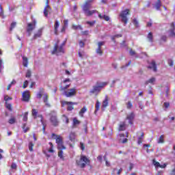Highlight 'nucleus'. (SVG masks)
Returning a JSON list of instances; mask_svg holds the SVG:
<instances>
[{
  "label": "nucleus",
  "mask_w": 175,
  "mask_h": 175,
  "mask_svg": "<svg viewBox=\"0 0 175 175\" xmlns=\"http://www.w3.org/2000/svg\"><path fill=\"white\" fill-rule=\"evenodd\" d=\"M92 2L94 0H86L83 5L81 6V9L86 17H91L94 13H97L98 14V17L100 20H105V21H109L110 17L107 15H102V14L99 13L98 10H90L91 6H92Z\"/></svg>",
  "instance_id": "obj_1"
},
{
  "label": "nucleus",
  "mask_w": 175,
  "mask_h": 175,
  "mask_svg": "<svg viewBox=\"0 0 175 175\" xmlns=\"http://www.w3.org/2000/svg\"><path fill=\"white\" fill-rule=\"evenodd\" d=\"M52 137L53 139H55L56 144H57V148L58 150H60V151L58 152V157L60 159H63L64 161V151H62V150H66V147L64 146L62 137H61V135H57L55 133H52Z\"/></svg>",
  "instance_id": "obj_2"
},
{
  "label": "nucleus",
  "mask_w": 175,
  "mask_h": 175,
  "mask_svg": "<svg viewBox=\"0 0 175 175\" xmlns=\"http://www.w3.org/2000/svg\"><path fill=\"white\" fill-rule=\"evenodd\" d=\"M59 44V40H57V42L54 45L53 50L52 51V54L55 55H61V54L65 53V50L64 49V46L66 44V41H64L59 46L58 44Z\"/></svg>",
  "instance_id": "obj_3"
},
{
  "label": "nucleus",
  "mask_w": 175,
  "mask_h": 175,
  "mask_svg": "<svg viewBox=\"0 0 175 175\" xmlns=\"http://www.w3.org/2000/svg\"><path fill=\"white\" fill-rule=\"evenodd\" d=\"M107 84V82H96V85L93 86L92 90H90V94H99Z\"/></svg>",
  "instance_id": "obj_4"
},
{
  "label": "nucleus",
  "mask_w": 175,
  "mask_h": 175,
  "mask_svg": "<svg viewBox=\"0 0 175 175\" xmlns=\"http://www.w3.org/2000/svg\"><path fill=\"white\" fill-rule=\"evenodd\" d=\"M90 162L91 161L86 156L82 155L81 156L80 160L77 161L76 163L77 166H79L81 169H84L86 165H90Z\"/></svg>",
  "instance_id": "obj_5"
},
{
  "label": "nucleus",
  "mask_w": 175,
  "mask_h": 175,
  "mask_svg": "<svg viewBox=\"0 0 175 175\" xmlns=\"http://www.w3.org/2000/svg\"><path fill=\"white\" fill-rule=\"evenodd\" d=\"M129 14H131V10H129V9H126L122 11L120 14V17H121L122 18V23H124V25H126V24H128L127 16H129Z\"/></svg>",
  "instance_id": "obj_6"
},
{
  "label": "nucleus",
  "mask_w": 175,
  "mask_h": 175,
  "mask_svg": "<svg viewBox=\"0 0 175 175\" xmlns=\"http://www.w3.org/2000/svg\"><path fill=\"white\" fill-rule=\"evenodd\" d=\"M67 105V111H72L75 109V105H77V103H73L70 101H62V107Z\"/></svg>",
  "instance_id": "obj_7"
},
{
  "label": "nucleus",
  "mask_w": 175,
  "mask_h": 175,
  "mask_svg": "<svg viewBox=\"0 0 175 175\" xmlns=\"http://www.w3.org/2000/svg\"><path fill=\"white\" fill-rule=\"evenodd\" d=\"M64 94L65 95V96H66V98L75 96V95H76V88H72L68 90H65L64 92Z\"/></svg>",
  "instance_id": "obj_8"
},
{
  "label": "nucleus",
  "mask_w": 175,
  "mask_h": 175,
  "mask_svg": "<svg viewBox=\"0 0 175 175\" xmlns=\"http://www.w3.org/2000/svg\"><path fill=\"white\" fill-rule=\"evenodd\" d=\"M50 121L53 126H58L59 124V120H58V118L55 115H52L51 116Z\"/></svg>",
  "instance_id": "obj_9"
},
{
  "label": "nucleus",
  "mask_w": 175,
  "mask_h": 175,
  "mask_svg": "<svg viewBox=\"0 0 175 175\" xmlns=\"http://www.w3.org/2000/svg\"><path fill=\"white\" fill-rule=\"evenodd\" d=\"M35 27H36V21H33V23H28L27 32H28L29 36H31V32L35 29Z\"/></svg>",
  "instance_id": "obj_10"
},
{
  "label": "nucleus",
  "mask_w": 175,
  "mask_h": 175,
  "mask_svg": "<svg viewBox=\"0 0 175 175\" xmlns=\"http://www.w3.org/2000/svg\"><path fill=\"white\" fill-rule=\"evenodd\" d=\"M29 98H30L29 92L25 91L22 95V100L23 102H29Z\"/></svg>",
  "instance_id": "obj_11"
},
{
  "label": "nucleus",
  "mask_w": 175,
  "mask_h": 175,
  "mask_svg": "<svg viewBox=\"0 0 175 175\" xmlns=\"http://www.w3.org/2000/svg\"><path fill=\"white\" fill-rule=\"evenodd\" d=\"M175 25H174V22H172L170 24V28L169 30L170 32V36H171L172 38H175Z\"/></svg>",
  "instance_id": "obj_12"
},
{
  "label": "nucleus",
  "mask_w": 175,
  "mask_h": 175,
  "mask_svg": "<svg viewBox=\"0 0 175 175\" xmlns=\"http://www.w3.org/2000/svg\"><path fill=\"white\" fill-rule=\"evenodd\" d=\"M109 100H110V99L109 98V96H105V99L103 100V103H102L103 109H106V107L109 106Z\"/></svg>",
  "instance_id": "obj_13"
},
{
  "label": "nucleus",
  "mask_w": 175,
  "mask_h": 175,
  "mask_svg": "<svg viewBox=\"0 0 175 175\" xmlns=\"http://www.w3.org/2000/svg\"><path fill=\"white\" fill-rule=\"evenodd\" d=\"M38 118H40V122L42 125V131L43 133L46 134V126H47V124L44 123L43 121V116L42 115H38Z\"/></svg>",
  "instance_id": "obj_14"
},
{
  "label": "nucleus",
  "mask_w": 175,
  "mask_h": 175,
  "mask_svg": "<svg viewBox=\"0 0 175 175\" xmlns=\"http://www.w3.org/2000/svg\"><path fill=\"white\" fill-rule=\"evenodd\" d=\"M43 102L45 104V106H46V107H51V105H50V103H49V95H47V94H44Z\"/></svg>",
  "instance_id": "obj_15"
},
{
  "label": "nucleus",
  "mask_w": 175,
  "mask_h": 175,
  "mask_svg": "<svg viewBox=\"0 0 175 175\" xmlns=\"http://www.w3.org/2000/svg\"><path fill=\"white\" fill-rule=\"evenodd\" d=\"M148 69H152L154 72H157V63H155V61L152 60L151 63L150 64V66H148Z\"/></svg>",
  "instance_id": "obj_16"
},
{
  "label": "nucleus",
  "mask_w": 175,
  "mask_h": 175,
  "mask_svg": "<svg viewBox=\"0 0 175 175\" xmlns=\"http://www.w3.org/2000/svg\"><path fill=\"white\" fill-rule=\"evenodd\" d=\"M126 129V124L125 122H121L119 124L118 131L120 132L124 131Z\"/></svg>",
  "instance_id": "obj_17"
},
{
  "label": "nucleus",
  "mask_w": 175,
  "mask_h": 175,
  "mask_svg": "<svg viewBox=\"0 0 175 175\" xmlns=\"http://www.w3.org/2000/svg\"><path fill=\"white\" fill-rule=\"evenodd\" d=\"M133 118H135V113H131L129 116H127L126 119L129 120V122L131 125L133 124Z\"/></svg>",
  "instance_id": "obj_18"
},
{
  "label": "nucleus",
  "mask_w": 175,
  "mask_h": 175,
  "mask_svg": "<svg viewBox=\"0 0 175 175\" xmlns=\"http://www.w3.org/2000/svg\"><path fill=\"white\" fill-rule=\"evenodd\" d=\"M58 28H59V22L58 21H55V24H54L55 35H58Z\"/></svg>",
  "instance_id": "obj_19"
},
{
  "label": "nucleus",
  "mask_w": 175,
  "mask_h": 175,
  "mask_svg": "<svg viewBox=\"0 0 175 175\" xmlns=\"http://www.w3.org/2000/svg\"><path fill=\"white\" fill-rule=\"evenodd\" d=\"M43 33V29H39L33 36V39H38V38H40L42 36V33Z\"/></svg>",
  "instance_id": "obj_20"
},
{
  "label": "nucleus",
  "mask_w": 175,
  "mask_h": 175,
  "mask_svg": "<svg viewBox=\"0 0 175 175\" xmlns=\"http://www.w3.org/2000/svg\"><path fill=\"white\" fill-rule=\"evenodd\" d=\"M77 125H80V120H77V118L72 119V128H76Z\"/></svg>",
  "instance_id": "obj_21"
},
{
  "label": "nucleus",
  "mask_w": 175,
  "mask_h": 175,
  "mask_svg": "<svg viewBox=\"0 0 175 175\" xmlns=\"http://www.w3.org/2000/svg\"><path fill=\"white\" fill-rule=\"evenodd\" d=\"M148 41L150 42V43H152L154 42V36L152 35V32H149L147 36Z\"/></svg>",
  "instance_id": "obj_22"
},
{
  "label": "nucleus",
  "mask_w": 175,
  "mask_h": 175,
  "mask_svg": "<svg viewBox=\"0 0 175 175\" xmlns=\"http://www.w3.org/2000/svg\"><path fill=\"white\" fill-rule=\"evenodd\" d=\"M76 139V133L75 132H71L69 135V139L70 142H75Z\"/></svg>",
  "instance_id": "obj_23"
},
{
  "label": "nucleus",
  "mask_w": 175,
  "mask_h": 175,
  "mask_svg": "<svg viewBox=\"0 0 175 175\" xmlns=\"http://www.w3.org/2000/svg\"><path fill=\"white\" fill-rule=\"evenodd\" d=\"M23 65L25 68H27L28 66V57L23 56Z\"/></svg>",
  "instance_id": "obj_24"
},
{
  "label": "nucleus",
  "mask_w": 175,
  "mask_h": 175,
  "mask_svg": "<svg viewBox=\"0 0 175 175\" xmlns=\"http://www.w3.org/2000/svg\"><path fill=\"white\" fill-rule=\"evenodd\" d=\"M144 138V133H141V136L138 137L137 144H142L143 143V139Z\"/></svg>",
  "instance_id": "obj_25"
},
{
  "label": "nucleus",
  "mask_w": 175,
  "mask_h": 175,
  "mask_svg": "<svg viewBox=\"0 0 175 175\" xmlns=\"http://www.w3.org/2000/svg\"><path fill=\"white\" fill-rule=\"evenodd\" d=\"M161 6H162V3L161 0H157V3H155V8L157 10H161Z\"/></svg>",
  "instance_id": "obj_26"
},
{
  "label": "nucleus",
  "mask_w": 175,
  "mask_h": 175,
  "mask_svg": "<svg viewBox=\"0 0 175 175\" xmlns=\"http://www.w3.org/2000/svg\"><path fill=\"white\" fill-rule=\"evenodd\" d=\"M85 111H87V107H83L79 113L80 117H84V113H85Z\"/></svg>",
  "instance_id": "obj_27"
},
{
  "label": "nucleus",
  "mask_w": 175,
  "mask_h": 175,
  "mask_svg": "<svg viewBox=\"0 0 175 175\" xmlns=\"http://www.w3.org/2000/svg\"><path fill=\"white\" fill-rule=\"evenodd\" d=\"M31 116H33L35 119L38 118V117H39V115L38 116V110L33 109L31 111Z\"/></svg>",
  "instance_id": "obj_28"
},
{
  "label": "nucleus",
  "mask_w": 175,
  "mask_h": 175,
  "mask_svg": "<svg viewBox=\"0 0 175 175\" xmlns=\"http://www.w3.org/2000/svg\"><path fill=\"white\" fill-rule=\"evenodd\" d=\"M154 81H155V78L152 77L149 80L145 81V85H148V84H153Z\"/></svg>",
  "instance_id": "obj_29"
},
{
  "label": "nucleus",
  "mask_w": 175,
  "mask_h": 175,
  "mask_svg": "<svg viewBox=\"0 0 175 175\" xmlns=\"http://www.w3.org/2000/svg\"><path fill=\"white\" fill-rule=\"evenodd\" d=\"M22 129L24 131V133H27V132H28V131H29V126L27 127V124H25V123L23 124Z\"/></svg>",
  "instance_id": "obj_30"
},
{
  "label": "nucleus",
  "mask_w": 175,
  "mask_h": 175,
  "mask_svg": "<svg viewBox=\"0 0 175 175\" xmlns=\"http://www.w3.org/2000/svg\"><path fill=\"white\" fill-rule=\"evenodd\" d=\"M164 139L165 136L163 135H161L160 137L159 138L157 143H159V144L165 143Z\"/></svg>",
  "instance_id": "obj_31"
},
{
  "label": "nucleus",
  "mask_w": 175,
  "mask_h": 175,
  "mask_svg": "<svg viewBox=\"0 0 175 175\" xmlns=\"http://www.w3.org/2000/svg\"><path fill=\"white\" fill-rule=\"evenodd\" d=\"M63 122H65V124H69V118L66 116V115H62Z\"/></svg>",
  "instance_id": "obj_32"
},
{
  "label": "nucleus",
  "mask_w": 175,
  "mask_h": 175,
  "mask_svg": "<svg viewBox=\"0 0 175 175\" xmlns=\"http://www.w3.org/2000/svg\"><path fill=\"white\" fill-rule=\"evenodd\" d=\"M5 107L10 111H13V107L11 105V104L8 103V102H5Z\"/></svg>",
  "instance_id": "obj_33"
},
{
  "label": "nucleus",
  "mask_w": 175,
  "mask_h": 175,
  "mask_svg": "<svg viewBox=\"0 0 175 175\" xmlns=\"http://www.w3.org/2000/svg\"><path fill=\"white\" fill-rule=\"evenodd\" d=\"M69 87H70V84L66 85L64 86V87L61 86V87L59 88V91H61V92H65V91H66V90H68V88H69Z\"/></svg>",
  "instance_id": "obj_34"
},
{
  "label": "nucleus",
  "mask_w": 175,
  "mask_h": 175,
  "mask_svg": "<svg viewBox=\"0 0 175 175\" xmlns=\"http://www.w3.org/2000/svg\"><path fill=\"white\" fill-rule=\"evenodd\" d=\"M100 109V103L99 100H97L96 103V110L94 113H96V111H98V110Z\"/></svg>",
  "instance_id": "obj_35"
},
{
  "label": "nucleus",
  "mask_w": 175,
  "mask_h": 175,
  "mask_svg": "<svg viewBox=\"0 0 175 175\" xmlns=\"http://www.w3.org/2000/svg\"><path fill=\"white\" fill-rule=\"evenodd\" d=\"M50 9H49V8L45 7L44 9V14L45 16V17H47L49 16V12H50Z\"/></svg>",
  "instance_id": "obj_36"
},
{
  "label": "nucleus",
  "mask_w": 175,
  "mask_h": 175,
  "mask_svg": "<svg viewBox=\"0 0 175 175\" xmlns=\"http://www.w3.org/2000/svg\"><path fill=\"white\" fill-rule=\"evenodd\" d=\"M152 164L155 167H159L161 165V163H159V162L157 161L155 159L152 160Z\"/></svg>",
  "instance_id": "obj_37"
},
{
  "label": "nucleus",
  "mask_w": 175,
  "mask_h": 175,
  "mask_svg": "<svg viewBox=\"0 0 175 175\" xmlns=\"http://www.w3.org/2000/svg\"><path fill=\"white\" fill-rule=\"evenodd\" d=\"M23 120L25 122H27L28 121V112H25L23 114Z\"/></svg>",
  "instance_id": "obj_38"
},
{
  "label": "nucleus",
  "mask_w": 175,
  "mask_h": 175,
  "mask_svg": "<svg viewBox=\"0 0 175 175\" xmlns=\"http://www.w3.org/2000/svg\"><path fill=\"white\" fill-rule=\"evenodd\" d=\"M43 91H44V89H43V88H40V93L37 94L38 99H41V98H42V92H43Z\"/></svg>",
  "instance_id": "obj_39"
},
{
  "label": "nucleus",
  "mask_w": 175,
  "mask_h": 175,
  "mask_svg": "<svg viewBox=\"0 0 175 175\" xmlns=\"http://www.w3.org/2000/svg\"><path fill=\"white\" fill-rule=\"evenodd\" d=\"M33 146H34V144L32 142H30L29 143V151H31V152L33 151Z\"/></svg>",
  "instance_id": "obj_40"
},
{
  "label": "nucleus",
  "mask_w": 175,
  "mask_h": 175,
  "mask_svg": "<svg viewBox=\"0 0 175 175\" xmlns=\"http://www.w3.org/2000/svg\"><path fill=\"white\" fill-rule=\"evenodd\" d=\"M96 53L99 54V55H102L103 54V51H102V47L98 46L96 49Z\"/></svg>",
  "instance_id": "obj_41"
},
{
  "label": "nucleus",
  "mask_w": 175,
  "mask_h": 175,
  "mask_svg": "<svg viewBox=\"0 0 175 175\" xmlns=\"http://www.w3.org/2000/svg\"><path fill=\"white\" fill-rule=\"evenodd\" d=\"M9 124H13L16 123V118L13 117L11 118L9 120H8Z\"/></svg>",
  "instance_id": "obj_42"
},
{
  "label": "nucleus",
  "mask_w": 175,
  "mask_h": 175,
  "mask_svg": "<svg viewBox=\"0 0 175 175\" xmlns=\"http://www.w3.org/2000/svg\"><path fill=\"white\" fill-rule=\"evenodd\" d=\"M16 22H13L11 23V26L10 27V31H13L14 28H16Z\"/></svg>",
  "instance_id": "obj_43"
},
{
  "label": "nucleus",
  "mask_w": 175,
  "mask_h": 175,
  "mask_svg": "<svg viewBox=\"0 0 175 175\" xmlns=\"http://www.w3.org/2000/svg\"><path fill=\"white\" fill-rule=\"evenodd\" d=\"M133 23L134 24L135 27H136V28H138L139 21H137V19L134 18L133 21Z\"/></svg>",
  "instance_id": "obj_44"
},
{
  "label": "nucleus",
  "mask_w": 175,
  "mask_h": 175,
  "mask_svg": "<svg viewBox=\"0 0 175 175\" xmlns=\"http://www.w3.org/2000/svg\"><path fill=\"white\" fill-rule=\"evenodd\" d=\"M31 75H32V72H31V70H27L25 77L29 78L31 77Z\"/></svg>",
  "instance_id": "obj_45"
},
{
  "label": "nucleus",
  "mask_w": 175,
  "mask_h": 175,
  "mask_svg": "<svg viewBox=\"0 0 175 175\" xmlns=\"http://www.w3.org/2000/svg\"><path fill=\"white\" fill-rule=\"evenodd\" d=\"M119 143H122V144H125V143H128V139L124 138V139H120Z\"/></svg>",
  "instance_id": "obj_46"
},
{
  "label": "nucleus",
  "mask_w": 175,
  "mask_h": 175,
  "mask_svg": "<svg viewBox=\"0 0 175 175\" xmlns=\"http://www.w3.org/2000/svg\"><path fill=\"white\" fill-rule=\"evenodd\" d=\"M129 54L131 57H133V55H136V51H133L132 49L129 50Z\"/></svg>",
  "instance_id": "obj_47"
},
{
  "label": "nucleus",
  "mask_w": 175,
  "mask_h": 175,
  "mask_svg": "<svg viewBox=\"0 0 175 175\" xmlns=\"http://www.w3.org/2000/svg\"><path fill=\"white\" fill-rule=\"evenodd\" d=\"M126 107L127 109H130L131 107H133V105H132V103L131 101H129L126 103Z\"/></svg>",
  "instance_id": "obj_48"
},
{
  "label": "nucleus",
  "mask_w": 175,
  "mask_h": 175,
  "mask_svg": "<svg viewBox=\"0 0 175 175\" xmlns=\"http://www.w3.org/2000/svg\"><path fill=\"white\" fill-rule=\"evenodd\" d=\"M96 23V21H87L86 24H88V25H90V27H93V25Z\"/></svg>",
  "instance_id": "obj_49"
},
{
  "label": "nucleus",
  "mask_w": 175,
  "mask_h": 175,
  "mask_svg": "<svg viewBox=\"0 0 175 175\" xmlns=\"http://www.w3.org/2000/svg\"><path fill=\"white\" fill-rule=\"evenodd\" d=\"M80 148L82 150V151L85 150V146L84 145V143L80 142Z\"/></svg>",
  "instance_id": "obj_50"
},
{
  "label": "nucleus",
  "mask_w": 175,
  "mask_h": 175,
  "mask_svg": "<svg viewBox=\"0 0 175 175\" xmlns=\"http://www.w3.org/2000/svg\"><path fill=\"white\" fill-rule=\"evenodd\" d=\"M11 169L16 170L17 169V164H16V163H12L11 165Z\"/></svg>",
  "instance_id": "obj_51"
},
{
  "label": "nucleus",
  "mask_w": 175,
  "mask_h": 175,
  "mask_svg": "<svg viewBox=\"0 0 175 175\" xmlns=\"http://www.w3.org/2000/svg\"><path fill=\"white\" fill-rule=\"evenodd\" d=\"M104 160L105 161V165L108 167H110V163L107 161V159H106V156H104Z\"/></svg>",
  "instance_id": "obj_52"
},
{
  "label": "nucleus",
  "mask_w": 175,
  "mask_h": 175,
  "mask_svg": "<svg viewBox=\"0 0 175 175\" xmlns=\"http://www.w3.org/2000/svg\"><path fill=\"white\" fill-rule=\"evenodd\" d=\"M102 46H105V41H101L98 43V47H102Z\"/></svg>",
  "instance_id": "obj_53"
},
{
  "label": "nucleus",
  "mask_w": 175,
  "mask_h": 175,
  "mask_svg": "<svg viewBox=\"0 0 175 175\" xmlns=\"http://www.w3.org/2000/svg\"><path fill=\"white\" fill-rule=\"evenodd\" d=\"M4 100H5V102H8V100H12V97L5 96H4Z\"/></svg>",
  "instance_id": "obj_54"
},
{
  "label": "nucleus",
  "mask_w": 175,
  "mask_h": 175,
  "mask_svg": "<svg viewBox=\"0 0 175 175\" xmlns=\"http://www.w3.org/2000/svg\"><path fill=\"white\" fill-rule=\"evenodd\" d=\"M131 64H132V61L130 60L128 64H126L125 66H122V69H124V68H127V66H129Z\"/></svg>",
  "instance_id": "obj_55"
},
{
  "label": "nucleus",
  "mask_w": 175,
  "mask_h": 175,
  "mask_svg": "<svg viewBox=\"0 0 175 175\" xmlns=\"http://www.w3.org/2000/svg\"><path fill=\"white\" fill-rule=\"evenodd\" d=\"M168 64L170 65V66H173V65H174V63L172 59H169Z\"/></svg>",
  "instance_id": "obj_56"
},
{
  "label": "nucleus",
  "mask_w": 175,
  "mask_h": 175,
  "mask_svg": "<svg viewBox=\"0 0 175 175\" xmlns=\"http://www.w3.org/2000/svg\"><path fill=\"white\" fill-rule=\"evenodd\" d=\"M45 8H48L49 9V10H51V7H50V5H49V0H46V6Z\"/></svg>",
  "instance_id": "obj_57"
},
{
  "label": "nucleus",
  "mask_w": 175,
  "mask_h": 175,
  "mask_svg": "<svg viewBox=\"0 0 175 175\" xmlns=\"http://www.w3.org/2000/svg\"><path fill=\"white\" fill-rule=\"evenodd\" d=\"M166 166H167V165L166 163H164L163 165L160 164L159 167H160L161 169H165V167H166Z\"/></svg>",
  "instance_id": "obj_58"
},
{
  "label": "nucleus",
  "mask_w": 175,
  "mask_h": 175,
  "mask_svg": "<svg viewBox=\"0 0 175 175\" xmlns=\"http://www.w3.org/2000/svg\"><path fill=\"white\" fill-rule=\"evenodd\" d=\"M28 87V81H25L23 83V88H27Z\"/></svg>",
  "instance_id": "obj_59"
},
{
  "label": "nucleus",
  "mask_w": 175,
  "mask_h": 175,
  "mask_svg": "<svg viewBox=\"0 0 175 175\" xmlns=\"http://www.w3.org/2000/svg\"><path fill=\"white\" fill-rule=\"evenodd\" d=\"M79 46L80 47H84L85 46L84 42H83L82 40L79 41Z\"/></svg>",
  "instance_id": "obj_60"
},
{
  "label": "nucleus",
  "mask_w": 175,
  "mask_h": 175,
  "mask_svg": "<svg viewBox=\"0 0 175 175\" xmlns=\"http://www.w3.org/2000/svg\"><path fill=\"white\" fill-rule=\"evenodd\" d=\"M164 106H165V109H167L170 106V103H164Z\"/></svg>",
  "instance_id": "obj_61"
},
{
  "label": "nucleus",
  "mask_w": 175,
  "mask_h": 175,
  "mask_svg": "<svg viewBox=\"0 0 175 175\" xmlns=\"http://www.w3.org/2000/svg\"><path fill=\"white\" fill-rule=\"evenodd\" d=\"M88 33H89L88 31H84L81 32V34L83 36H87V35H88Z\"/></svg>",
  "instance_id": "obj_62"
},
{
  "label": "nucleus",
  "mask_w": 175,
  "mask_h": 175,
  "mask_svg": "<svg viewBox=\"0 0 175 175\" xmlns=\"http://www.w3.org/2000/svg\"><path fill=\"white\" fill-rule=\"evenodd\" d=\"M66 30V26L64 25L61 29V32H65Z\"/></svg>",
  "instance_id": "obj_63"
},
{
  "label": "nucleus",
  "mask_w": 175,
  "mask_h": 175,
  "mask_svg": "<svg viewBox=\"0 0 175 175\" xmlns=\"http://www.w3.org/2000/svg\"><path fill=\"white\" fill-rule=\"evenodd\" d=\"M132 169H133V163H131L130 166L129 167V170H130V172H131V170H132Z\"/></svg>",
  "instance_id": "obj_64"
}]
</instances>
